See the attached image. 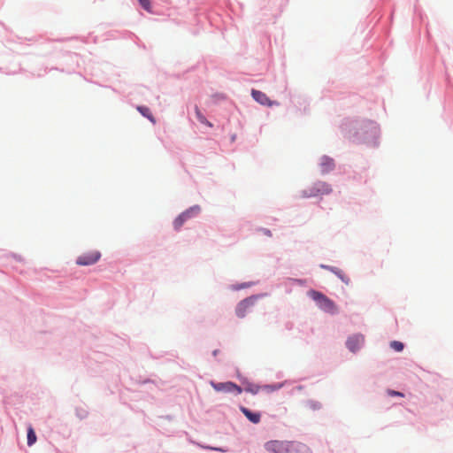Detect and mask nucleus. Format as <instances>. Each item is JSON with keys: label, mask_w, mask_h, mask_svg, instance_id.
<instances>
[{"label": "nucleus", "mask_w": 453, "mask_h": 453, "mask_svg": "<svg viewBox=\"0 0 453 453\" xmlns=\"http://www.w3.org/2000/svg\"><path fill=\"white\" fill-rule=\"evenodd\" d=\"M310 296L324 311L331 314L337 311L335 303L324 294L313 290L311 291Z\"/></svg>", "instance_id": "nucleus-1"}, {"label": "nucleus", "mask_w": 453, "mask_h": 453, "mask_svg": "<svg viewBox=\"0 0 453 453\" xmlns=\"http://www.w3.org/2000/svg\"><path fill=\"white\" fill-rule=\"evenodd\" d=\"M332 191L329 184L319 181L316 182L311 188L303 191V197L318 196L321 195H327Z\"/></svg>", "instance_id": "nucleus-2"}, {"label": "nucleus", "mask_w": 453, "mask_h": 453, "mask_svg": "<svg viewBox=\"0 0 453 453\" xmlns=\"http://www.w3.org/2000/svg\"><path fill=\"white\" fill-rule=\"evenodd\" d=\"M100 257L101 253L98 250H91L78 257L76 264L83 266L91 265L96 264Z\"/></svg>", "instance_id": "nucleus-3"}, {"label": "nucleus", "mask_w": 453, "mask_h": 453, "mask_svg": "<svg viewBox=\"0 0 453 453\" xmlns=\"http://www.w3.org/2000/svg\"><path fill=\"white\" fill-rule=\"evenodd\" d=\"M256 300V296H250L241 301L237 304L235 309V313L237 317L240 319L244 318L247 315V313L250 311V309L254 306Z\"/></svg>", "instance_id": "nucleus-4"}, {"label": "nucleus", "mask_w": 453, "mask_h": 453, "mask_svg": "<svg viewBox=\"0 0 453 453\" xmlns=\"http://www.w3.org/2000/svg\"><path fill=\"white\" fill-rule=\"evenodd\" d=\"M199 211H200V208L198 206H194V207H191L188 210L185 211L180 215H179L173 222V226H174L175 230H180V227L183 226V224L188 219H190L192 216H194L195 214H197L199 212Z\"/></svg>", "instance_id": "nucleus-5"}, {"label": "nucleus", "mask_w": 453, "mask_h": 453, "mask_svg": "<svg viewBox=\"0 0 453 453\" xmlns=\"http://www.w3.org/2000/svg\"><path fill=\"white\" fill-rule=\"evenodd\" d=\"M289 441H270L265 443V448L273 453H288Z\"/></svg>", "instance_id": "nucleus-6"}, {"label": "nucleus", "mask_w": 453, "mask_h": 453, "mask_svg": "<svg viewBox=\"0 0 453 453\" xmlns=\"http://www.w3.org/2000/svg\"><path fill=\"white\" fill-rule=\"evenodd\" d=\"M211 387L216 391H225V392H234L236 395H239L242 393V388L236 385L234 382H220V383H215L213 381L211 382Z\"/></svg>", "instance_id": "nucleus-7"}, {"label": "nucleus", "mask_w": 453, "mask_h": 453, "mask_svg": "<svg viewBox=\"0 0 453 453\" xmlns=\"http://www.w3.org/2000/svg\"><path fill=\"white\" fill-rule=\"evenodd\" d=\"M364 342H365V339L362 334H355V335L350 336L347 340L346 344L350 351L355 352L360 349V347L363 345Z\"/></svg>", "instance_id": "nucleus-8"}, {"label": "nucleus", "mask_w": 453, "mask_h": 453, "mask_svg": "<svg viewBox=\"0 0 453 453\" xmlns=\"http://www.w3.org/2000/svg\"><path fill=\"white\" fill-rule=\"evenodd\" d=\"M251 95L252 97L262 105L272 106L273 104H278V103L271 101L269 97L262 91L252 89Z\"/></svg>", "instance_id": "nucleus-9"}, {"label": "nucleus", "mask_w": 453, "mask_h": 453, "mask_svg": "<svg viewBox=\"0 0 453 453\" xmlns=\"http://www.w3.org/2000/svg\"><path fill=\"white\" fill-rule=\"evenodd\" d=\"M288 453H312L310 448L298 441H289Z\"/></svg>", "instance_id": "nucleus-10"}, {"label": "nucleus", "mask_w": 453, "mask_h": 453, "mask_svg": "<svg viewBox=\"0 0 453 453\" xmlns=\"http://www.w3.org/2000/svg\"><path fill=\"white\" fill-rule=\"evenodd\" d=\"M334 165H335L333 158L327 156H323L320 157L319 166L321 173H327L331 172L334 168Z\"/></svg>", "instance_id": "nucleus-11"}, {"label": "nucleus", "mask_w": 453, "mask_h": 453, "mask_svg": "<svg viewBox=\"0 0 453 453\" xmlns=\"http://www.w3.org/2000/svg\"><path fill=\"white\" fill-rule=\"evenodd\" d=\"M241 411L244 414V416L253 424H258L261 419L260 412H254L249 410L246 407L242 406L240 408Z\"/></svg>", "instance_id": "nucleus-12"}, {"label": "nucleus", "mask_w": 453, "mask_h": 453, "mask_svg": "<svg viewBox=\"0 0 453 453\" xmlns=\"http://www.w3.org/2000/svg\"><path fill=\"white\" fill-rule=\"evenodd\" d=\"M321 267L324 269H326V270H330L331 272L335 273L339 278H341L342 280H343L344 282H346V283L349 282V279L342 273V272L341 270L334 268V267H330L328 265H321Z\"/></svg>", "instance_id": "nucleus-13"}, {"label": "nucleus", "mask_w": 453, "mask_h": 453, "mask_svg": "<svg viewBox=\"0 0 453 453\" xmlns=\"http://www.w3.org/2000/svg\"><path fill=\"white\" fill-rule=\"evenodd\" d=\"M137 110L139 111V112L146 117L147 119H149L152 123H155V119L154 117L152 116L150 109L148 107H145V106H138L137 107Z\"/></svg>", "instance_id": "nucleus-14"}, {"label": "nucleus", "mask_w": 453, "mask_h": 453, "mask_svg": "<svg viewBox=\"0 0 453 453\" xmlns=\"http://www.w3.org/2000/svg\"><path fill=\"white\" fill-rule=\"evenodd\" d=\"M196 115L200 123L204 124L210 127H212V124L206 119V118L203 115V113L200 111L197 106L196 107Z\"/></svg>", "instance_id": "nucleus-15"}, {"label": "nucleus", "mask_w": 453, "mask_h": 453, "mask_svg": "<svg viewBox=\"0 0 453 453\" xmlns=\"http://www.w3.org/2000/svg\"><path fill=\"white\" fill-rule=\"evenodd\" d=\"M36 441V435L34 429L30 426L27 429V444L32 446Z\"/></svg>", "instance_id": "nucleus-16"}, {"label": "nucleus", "mask_w": 453, "mask_h": 453, "mask_svg": "<svg viewBox=\"0 0 453 453\" xmlns=\"http://www.w3.org/2000/svg\"><path fill=\"white\" fill-rule=\"evenodd\" d=\"M390 346L392 349H394L395 351H398V352H400L403 349V344L398 341L391 342Z\"/></svg>", "instance_id": "nucleus-17"}, {"label": "nucleus", "mask_w": 453, "mask_h": 453, "mask_svg": "<svg viewBox=\"0 0 453 453\" xmlns=\"http://www.w3.org/2000/svg\"><path fill=\"white\" fill-rule=\"evenodd\" d=\"M139 4L142 6L144 10L147 12H151V4L150 0H138Z\"/></svg>", "instance_id": "nucleus-18"}, {"label": "nucleus", "mask_w": 453, "mask_h": 453, "mask_svg": "<svg viewBox=\"0 0 453 453\" xmlns=\"http://www.w3.org/2000/svg\"><path fill=\"white\" fill-rule=\"evenodd\" d=\"M388 395L390 396H403V393L392 389L388 390Z\"/></svg>", "instance_id": "nucleus-19"}, {"label": "nucleus", "mask_w": 453, "mask_h": 453, "mask_svg": "<svg viewBox=\"0 0 453 453\" xmlns=\"http://www.w3.org/2000/svg\"><path fill=\"white\" fill-rule=\"evenodd\" d=\"M246 390L250 391L253 394H256L258 391V387L255 386L254 388H246Z\"/></svg>", "instance_id": "nucleus-20"}, {"label": "nucleus", "mask_w": 453, "mask_h": 453, "mask_svg": "<svg viewBox=\"0 0 453 453\" xmlns=\"http://www.w3.org/2000/svg\"><path fill=\"white\" fill-rule=\"evenodd\" d=\"M262 232H263L265 234L268 235V236H271V235H272V234H271V231H270V230H268V229H262Z\"/></svg>", "instance_id": "nucleus-21"}, {"label": "nucleus", "mask_w": 453, "mask_h": 453, "mask_svg": "<svg viewBox=\"0 0 453 453\" xmlns=\"http://www.w3.org/2000/svg\"><path fill=\"white\" fill-rule=\"evenodd\" d=\"M211 449H214V450H221L220 449H218V448H211Z\"/></svg>", "instance_id": "nucleus-22"}, {"label": "nucleus", "mask_w": 453, "mask_h": 453, "mask_svg": "<svg viewBox=\"0 0 453 453\" xmlns=\"http://www.w3.org/2000/svg\"><path fill=\"white\" fill-rule=\"evenodd\" d=\"M218 353V350L213 351V355L216 356Z\"/></svg>", "instance_id": "nucleus-23"}]
</instances>
